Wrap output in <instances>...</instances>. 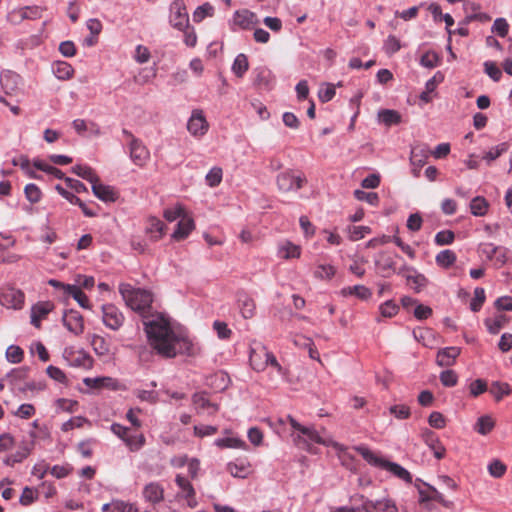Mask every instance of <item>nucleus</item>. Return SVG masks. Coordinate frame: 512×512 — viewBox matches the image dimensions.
<instances>
[{"instance_id": "nucleus-1", "label": "nucleus", "mask_w": 512, "mask_h": 512, "mask_svg": "<svg viewBox=\"0 0 512 512\" xmlns=\"http://www.w3.org/2000/svg\"><path fill=\"white\" fill-rule=\"evenodd\" d=\"M143 324L150 346L164 358L195 356L200 352L198 344L190 339L186 330L162 314L144 316Z\"/></svg>"}, {"instance_id": "nucleus-28", "label": "nucleus", "mask_w": 512, "mask_h": 512, "mask_svg": "<svg viewBox=\"0 0 512 512\" xmlns=\"http://www.w3.org/2000/svg\"><path fill=\"white\" fill-rule=\"evenodd\" d=\"M165 224L156 217H149L147 220L146 233L154 241L159 240L164 235Z\"/></svg>"}, {"instance_id": "nucleus-43", "label": "nucleus", "mask_w": 512, "mask_h": 512, "mask_svg": "<svg viewBox=\"0 0 512 512\" xmlns=\"http://www.w3.org/2000/svg\"><path fill=\"white\" fill-rule=\"evenodd\" d=\"M72 172L91 184L98 180L95 171L87 165L77 164L72 168Z\"/></svg>"}, {"instance_id": "nucleus-19", "label": "nucleus", "mask_w": 512, "mask_h": 512, "mask_svg": "<svg viewBox=\"0 0 512 512\" xmlns=\"http://www.w3.org/2000/svg\"><path fill=\"white\" fill-rule=\"evenodd\" d=\"M142 495L151 504L160 503L164 499V487L158 482H150L144 486Z\"/></svg>"}, {"instance_id": "nucleus-13", "label": "nucleus", "mask_w": 512, "mask_h": 512, "mask_svg": "<svg viewBox=\"0 0 512 512\" xmlns=\"http://www.w3.org/2000/svg\"><path fill=\"white\" fill-rule=\"evenodd\" d=\"M259 24L255 13L247 9L237 10L233 14L232 25L243 30L254 28Z\"/></svg>"}, {"instance_id": "nucleus-32", "label": "nucleus", "mask_w": 512, "mask_h": 512, "mask_svg": "<svg viewBox=\"0 0 512 512\" xmlns=\"http://www.w3.org/2000/svg\"><path fill=\"white\" fill-rule=\"evenodd\" d=\"M0 297L5 304H9L15 309H20L24 303V294L20 290L10 289Z\"/></svg>"}, {"instance_id": "nucleus-50", "label": "nucleus", "mask_w": 512, "mask_h": 512, "mask_svg": "<svg viewBox=\"0 0 512 512\" xmlns=\"http://www.w3.org/2000/svg\"><path fill=\"white\" fill-rule=\"evenodd\" d=\"M336 273V268L330 264L317 265L314 276L322 280H330Z\"/></svg>"}, {"instance_id": "nucleus-42", "label": "nucleus", "mask_w": 512, "mask_h": 512, "mask_svg": "<svg viewBox=\"0 0 512 512\" xmlns=\"http://www.w3.org/2000/svg\"><path fill=\"white\" fill-rule=\"evenodd\" d=\"M489 391L496 401H500L503 397L512 393L510 385L506 382L500 381L492 382Z\"/></svg>"}, {"instance_id": "nucleus-44", "label": "nucleus", "mask_w": 512, "mask_h": 512, "mask_svg": "<svg viewBox=\"0 0 512 512\" xmlns=\"http://www.w3.org/2000/svg\"><path fill=\"white\" fill-rule=\"evenodd\" d=\"M378 117L380 122L386 126L396 125L401 122V115L395 110L383 109L379 111Z\"/></svg>"}, {"instance_id": "nucleus-33", "label": "nucleus", "mask_w": 512, "mask_h": 512, "mask_svg": "<svg viewBox=\"0 0 512 512\" xmlns=\"http://www.w3.org/2000/svg\"><path fill=\"white\" fill-rule=\"evenodd\" d=\"M30 451L31 450L29 445L27 443H23L18 447V449L14 453L7 455L4 458L3 462L5 465L13 466L14 464L20 463L25 458H27L28 455L30 454Z\"/></svg>"}, {"instance_id": "nucleus-59", "label": "nucleus", "mask_w": 512, "mask_h": 512, "mask_svg": "<svg viewBox=\"0 0 512 512\" xmlns=\"http://www.w3.org/2000/svg\"><path fill=\"white\" fill-rule=\"evenodd\" d=\"M24 193L27 200L31 203H37L42 197V192L39 187L33 183L27 184L24 188Z\"/></svg>"}, {"instance_id": "nucleus-34", "label": "nucleus", "mask_w": 512, "mask_h": 512, "mask_svg": "<svg viewBox=\"0 0 512 512\" xmlns=\"http://www.w3.org/2000/svg\"><path fill=\"white\" fill-rule=\"evenodd\" d=\"M266 354L267 349L265 347L251 351L250 364L254 370L263 371L266 369Z\"/></svg>"}, {"instance_id": "nucleus-18", "label": "nucleus", "mask_w": 512, "mask_h": 512, "mask_svg": "<svg viewBox=\"0 0 512 512\" xmlns=\"http://www.w3.org/2000/svg\"><path fill=\"white\" fill-rule=\"evenodd\" d=\"M303 435L307 436V438L317 444H321L328 447H333L337 451H344V446L342 444H339L338 442H335L331 438H324L322 437L319 432L314 429L313 427H305L302 432Z\"/></svg>"}, {"instance_id": "nucleus-15", "label": "nucleus", "mask_w": 512, "mask_h": 512, "mask_svg": "<svg viewBox=\"0 0 512 512\" xmlns=\"http://www.w3.org/2000/svg\"><path fill=\"white\" fill-rule=\"evenodd\" d=\"M63 325L73 334L80 335L84 331V320L76 310L66 311L62 317Z\"/></svg>"}, {"instance_id": "nucleus-64", "label": "nucleus", "mask_w": 512, "mask_h": 512, "mask_svg": "<svg viewBox=\"0 0 512 512\" xmlns=\"http://www.w3.org/2000/svg\"><path fill=\"white\" fill-rule=\"evenodd\" d=\"M6 358L10 363H20L23 359V350L16 345H10L6 350Z\"/></svg>"}, {"instance_id": "nucleus-31", "label": "nucleus", "mask_w": 512, "mask_h": 512, "mask_svg": "<svg viewBox=\"0 0 512 512\" xmlns=\"http://www.w3.org/2000/svg\"><path fill=\"white\" fill-rule=\"evenodd\" d=\"M375 264L383 273H390L395 270V261L393 256L388 252H380L375 258Z\"/></svg>"}, {"instance_id": "nucleus-62", "label": "nucleus", "mask_w": 512, "mask_h": 512, "mask_svg": "<svg viewBox=\"0 0 512 512\" xmlns=\"http://www.w3.org/2000/svg\"><path fill=\"white\" fill-rule=\"evenodd\" d=\"M508 149L507 145L505 143H501L493 148H491L489 151H487L483 155V159L486 160L488 163L491 161L496 160L498 157H500L504 152H506Z\"/></svg>"}, {"instance_id": "nucleus-47", "label": "nucleus", "mask_w": 512, "mask_h": 512, "mask_svg": "<svg viewBox=\"0 0 512 512\" xmlns=\"http://www.w3.org/2000/svg\"><path fill=\"white\" fill-rule=\"evenodd\" d=\"M125 445L131 452H137L142 449V447L146 443L145 436L143 434H129L127 439H125Z\"/></svg>"}, {"instance_id": "nucleus-57", "label": "nucleus", "mask_w": 512, "mask_h": 512, "mask_svg": "<svg viewBox=\"0 0 512 512\" xmlns=\"http://www.w3.org/2000/svg\"><path fill=\"white\" fill-rule=\"evenodd\" d=\"M336 94L335 86L330 83H324L320 86L318 97L321 102H329L331 101Z\"/></svg>"}, {"instance_id": "nucleus-10", "label": "nucleus", "mask_w": 512, "mask_h": 512, "mask_svg": "<svg viewBox=\"0 0 512 512\" xmlns=\"http://www.w3.org/2000/svg\"><path fill=\"white\" fill-rule=\"evenodd\" d=\"M430 150L426 145H417L411 148L410 164L414 177H419L422 167L425 165L429 157Z\"/></svg>"}, {"instance_id": "nucleus-51", "label": "nucleus", "mask_w": 512, "mask_h": 512, "mask_svg": "<svg viewBox=\"0 0 512 512\" xmlns=\"http://www.w3.org/2000/svg\"><path fill=\"white\" fill-rule=\"evenodd\" d=\"M495 423L489 415L478 418L475 429L481 435L488 434L494 427Z\"/></svg>"}, {"instance_id": "nucleus-45", "label": "nucleus", "mask_w": 512, "mask_h": 512, "mask_svg": "<svg viewBox=\"0 0 512 512\" xmlns=\"http://www.w3.org/2000/svg\"><path fill=\"white\" fill-rule=\"evenodd\" d=\"M249 68L247 56L245 54H238L232 64V71L237 77H243Z\"/></svg>"}, {"instance_id": "nucleus-5", "label": "nucleus", "mask_w": 512, "mask_h": 512, "mask_svg": "<svg viewBox=\"0 0 512 512\" xmlns=\"http://www.w3.org/2000/svg\"><path fill=\"white\" fill-rule=\"evenodd\" d=\"M169 23L179 31L189 27V15L183 0H175L170 4Z\"/></svg>"}, {"instance_id": "nucleus-58", "label": "nucleus", "mask_w": 512, "mask_h": 512, "mask_svg": "<svg viewBox=\"0 0 512 512\" xmlns=\"http://www.w3.org/2000/svg\"><path fill=\"white\" fill-rule=\"evenodd\" d=\"M35 412L36 409L32 404L25 403L20 405L16 410H13L11 413L20 419H29L34 416Z\"/></svg>"}, {"instance_id": "nucleus-55", "label": "nucleus", "mask_w": 512, "mask_h": 512, "mask_svg": "<svg viewBox=\"0 0 512 512\" xmlns=\"http://www.w3.org/2000/svg\"><path fill=\"white\" fill-rule=\"evenodd\" d=\"M185 215H186L185 209L180 204H177L173 207L165 209L164 213H163L164 218L169 222H173L178 218L181 219Z\"/></svg>"}, {"instance_id": "nucleus-36", "label": "nucleus", "mask_w": 512, "mask_h": 512, "mask_svg": "<svg viewBox=\"0 0 512 512\" xmlns=\"http://www.w3.org/2000/svg\"><path fill=\"white\" fill-rule=\"evenodd\" d=\"M456 260H457L456 253L450 249H445V250L440 251L435 257L436 264L439 267L444 268V269H448L451 266H453L455 264Z\"/></svg>"}, {"instance_id": "nucleus-16", "label": "nucleus", "mask_w": 512, "mask_h": 512, "mask_svg": "<svg viewBox=\"0 0 512 512\" xmlns=\"http://www.w3.org/2000/svg\"><path fill=\"white\" fill-rule=\"evenodd\" d=\"M421 438L425 444L433 451L437 459H442L445 455V448L441 444L438 436L430 429L424 428L421 431Z\"/></svg>"}, {"instance_id": "nucleus-17", "label": "nucleus", "mask_w": 512, "mask_h": 512, "mask_svg": "<svg viewBox=\"0 0 512 512\" xmlns=\"http://www.w3.org/2000/svg\"><path fill=\"white\" fill-rule=\"evenodd\" d=\"M301 256V247L289 240H283L277 245V257L283 260L298 259Z\"/></svg>"}, {"instance_id": "nucleus-12", "label": "nucleus", "mask_w": 512, "mask_h": 512, "mask_svg": "<svg viewBox=\"0 0 512 512\" xmlns=\"http://www.w3.org/2000/svg\"><path fill=\"white\" fill-rule=\"evenodd\" d=\"M43 8L40 6H26L15 9L8 14V20L14 24H18L23 20H35L42 16Z\"/></svg>"}, {"instance_id": "nucleus-48", "label": "nucleus", "mask_w": 512, "mask_h": 512, "mask_svg": "<svg viewBox=\"0 0 512 512\" xmlns=\"http://www.w3.org/2000/svg\"><path fill=\"white\" fill-rule=\"evenodd\" d=\"M33 166L38 169V170H41L43 172H46L47 174H50L52 175L53 177L57 178V179H63L64 178V173L52 166V165H49L47 164L46 162H44L43 160H40V159H36L33 161Z\"/></svg>"}, {"instance_id": "nucleus-46", "label": "nucleus", "mask_w": 512, "mask_h": 512, "mask_svg": "<svg viewBox=\"0 0 512 512\" xmlns=\"http://www.w3.org/2000/svg\"><path fill=\"white\" fill-rule=\"evenodd\" d=\"M91 345L95 353L99 356H106L110 353V345L102 336L94 335L91 340Z\"/></svg>"}, {"instance_id": "nucleus-6", "label": "nucleus", "mask_w": 512, "mask_h": 512, "mask_svg": "<svg viewBox=\"0 0 512 512\" xmlns=\"http://www.w3.org/2000/svg\"><path fill=\"white\" fill-rule=\"evenodd\" d=\"M187 130L194 138H202L209 130V123L201 109H194L187 121Z\"/></svg>"}, {"instance_id": "nucleus-60", "label": "nucleus", "mask_w": 512, "mask_h": 512, "mask_svg": "<svg viewBox=\"0 0 512 512\" xmlns=\"http://www.w3.org/2000/svg\"><path fill=\"white\" fill-rule=\"evenodd\" d=\"M455 234L451 230H442L435 235V244L438 246L450 245L454 242Z\"/></svg>"}, {"instance_id": "nucleus-40", "label": "nucleus", "mask_w": 512, "mask_h": 512, "mask_svg": "<svg viewBox=\"0 0 512 512\" xmlns=\"http://www.w3.org/2000/svg\"><path fill=\"white\" fill-rule=\"evenodd\" d=\"M68 288L69 292L66 296H71L83 309H91V304L88 297L78 286L72 285V287Z\"/></svg>"}, {"instance_id": "nucleus-52", "label": "nucleus", "mask_w": 512, "mask_h": 512, "mask_svg": "<svg viewBox=\"0 0 512 512\" xmlns=\"http://www.w3.org/2000/svg\"><path fill=\"white\" fill-rule=\"evenodd\" d=\"M222 177H223L222 169L220 167H213L206 174L205 181L209 187H216L221 183Z\"/></svg>"}, {"instance_id": "nucleus-25", "label": "nucleus", "mask_w": 512, "mask_h": 512, "mask_svg": "<svg viewBox=\"0 0 512 512\" xmlns=\"http://www.w3.org/2000/svg\"><path fill=\"white\" fill-rule=\"evenodd\" d=\"M20 76L12 71L2 72L0 83L6 94H13L19 87Z\"/></svg>"}, {"instance_id": "nucleus-2", "label": "nucleus", "mask_w": 512, "mask_h": 512, "mask_svg": "<svg viewBox=\"0 0 512 512\" xmlns=\"http://www.w3.org/2000/svg\"><path fill=\"white\" fill-rule=\"evenodd\" d=\"M354 450L357 451L363 459L370 465L389 471L399 479L405 482H412V476L408 470L401 465L391 462L383 458L379 453H375L365 445L355 446Z\"/></svg>"}, {"instance_id": "nucleus-24", "label": "nucleus", "mask_w": 512, "mask_h": 512, "mask_svg": "<svg viewBox=\"0 0 512 512\" xmlns=\"http://www.w3.org/2000/svg\"><path fill=\"white\" fill-rule=\"evenodd\" d=\"M237 303L242 316L245 319H250L255 315L256 305L254 299L245 292H239L237 296Z\"/></svg>"}, {"instance_id": "nucleus-3", "label": "nucleus", "mask_w": 512, "mask_h": 512, "mask_svg": "<svg viewBox=\"0 0 512 512\" xmlns=\"http://www.w3.org/2000/svg\"><path fill=\"white\" fill-rule=\"evenodd\" d=\"M119 292L126 305L141 314H144L151 307L153 302V295L150 291L135 288L127 283H121L119 285Z\"/></svg>"}, {"instance_id": "nucleus-56", "label": "nucleus", "mask_w": 512, "mask_h": 512, "mask_svg": "<svg viewBox=\"0 0 512 512\" xmlns=\"http://www.w3.org/2000/svg\"><path fill=\"white\" fill-rule=\"evenodd\" d=\"M214 13V8L209 3H204L203 5L196 8L193 13V20L195 22H201L206 17L212 16Z\"/></svg>"}, {"instance_id": "nucleus-26", "label": "nucleus", "mask_w": 512, "mask_h": 512, "mask_svg": "<svg viewBox=\"0 0 512 512\" xmlns=\"http://www.w3.org/2000/svg\"><path fill=\"white\" fill-rule=\"evenodd\" d=\"M15 240L10 235L0 234V263H13L18 260L14 254H6V251L13 247Z\"/></svg>"}, {"instance_id": "nucleus-11", "label": "nucleus", "mask_w": 512, "mask_h": 512, "mask_svg": "<svg viewBox=\"0 0 512 512\" xmlns=\"http://www.w3.org/2000/svg\"><path fill=\"white\" fill-rule=\"evenodd\" d=\"M129 152L132 162L139 167H143L150 158V152L142 141L132 136L129 144Z\"/></svg>"}, {"instance_id": "nucleus-7", "label": "nucleus", "mask_w": 512, "mask_h": 512, "mask_svg": "<svg viewBox=\"0 0 512 512\" xmlns=\"http://www.w3.org/2000/svg\"><path fill=\"white\" fill-rule=\"evenodd\" d=\"M124 320L125 317L117 306L111 303L102 305V322L107 328L117 331L122 327Z\"/></svg>"}, {"instance_id": "nucleus-37", "label": "nucleus", "mask_w": 512, "mask_h": 512, "mask_svg": "<svg viewBox=\"0 0 512 512\" xmlns=\"http://www.w3.org/2000/svg\"><path fill=\"white\" fill-rule=\"evenodd\" d=\"M54 75L60 80H68L73 76V67L65 61H57L52 65Z\"/></svg>"}, {"instance_id": "nucleus-23", "label": "nucleus", "mask_w": 512, "mask_h": 512, "mask_svg": "<svg viewBox=\"0 0 512 512\" xmlns=\"http://www.w3.org/2000/svg\"><path fill=\"white\" fill-rule=\"evenodd\" d=\"M461 349L458 347H446L440 349L437 353L436 363L441 367L452 366L456 358L460 355Z\"/></svg>"}, {"instance_id": "nucleus-14", "label": "nucleus", "mask_w": 512, "mask_h": 512, "mask_svg": "<svg viewBox=\"0 0 512 512\" xmlns=\"http://www.w3.org/2000/svg\"><path fill=\"white\" fill-rule=\"evenodd\" d=\"M175 483L180 490V496L186 499L187 505L190 508H195L197 506V500L195 497L196 493L188 478L181 474H177L175 477Z\"/></svg>"}, {"instance_id": "nucleus-8", "label": "nucleus", "mask_w": 512, "mask_h": 512, "mask_svg": "<svg viewBox=\"0 0 512 512\" xmlns=\"http://www.w3.org/2000/svg\"><path fill=\"white\" fill-rule=\"evenodd\" d=\"M306 179L301 174H294L291 171H284L277 176V186L283 192L300 189Z\"/></svg>"}, {"instance_id": "nucleus-61", "label": "nucleus", "mask_w": 512, "mask_h": 512, "mask_svg": "<svg viewBox=\"0 0 512 512\" xmlns=\"http://www.w3.org/2000/svg\"><path fill=\"white\" fill-rule=\"evenodd\" d=\"M439 56L434 51H427L421 56L420 64L426 68H434L439 64Z\"/></svg>"}, {"instance_id": "nucleus-35", "label": "nucleus", "mask_w": 512, "mask_h": 512, "mask_svg": "<svg viewBox=\"0 0 512 512\" xmlns=\"http://www.w3.org/2000/svg\"><path fill=\"white\" fill-rule=\"evenodd\" d=\"M102 512H138L135 505L121 500H115L102 506Z\"/></svg>"}, {"instance_id": "nucleus-63", "label": "nucleus", "mask_w": 512, "mask_h": 512, "mask_svg": "<svg viewBox=\"0 0 512 512\" xmlns=\"http://www.w3.org/2000/svg\"><path fill=\"white\" fill-rule=\"evenodd\" d=\"M399 307L391 300L380 305L379 312L382 317L391 318L398 313Z\"/></svg>"}, {"instance_id": "nucleus-4", "label": "nucleus", "mask_w": 512, "mask_h": 512, "mask_svg": "<svg viewBox=\"0 0 512 512\" xmlns=\"http://www.w3.org/2000/svg\"><path fill=\"white\" fill-rule=\"evenodd\" d=\"M478 253L486 258L497 268L504 266L510 259V251L503 246H495L492 243H481L478 246Z\"/></svg>"}, {"instance_id": "nucleus-20", "label": "nucleus", "mask_w": 512, "mask_h": 512, "mask_svg": "<svg viewBox=\"0 0 512 512\" xmlns=\"http://www.w3.org/2000/svg\"><path fill=\"white\" fill-rule=\"evenodd\" d=\"M92 192L103 202H115L118 198L115 189L112 186L100 183L99 179L92 183Z\"/></svg>"}, {"instance_id": "nucleus-22", "label": "nucleus", "mask_w": 512, "mask_h": 512, "mask_svg": "<svg viewBox=\"0 0 512 512\" xmlns=\"http://www.w3.org/2000/svg\"><path fill=\"white\" fill-rule=\"evenodd\" d=\"M405 278L407 280L408 285L417 293H419L423 288H425L428 284V279L421 273L417 272L412 267H405Z\"/></svg>"}, {"instance_id": "nucleus-54", "label": "nucleus", "mask_w": 512, "mask_h": 512, "mask_svg": "<svg viewBox=\"0 0 512 512\" xmlns=\"http://www.w3.org/2000/svg\"><path fill=\"white\" fill-rule=\"evenodd\" d=\"M354 196L357 200L365 201L372 206H377L379 204V196L375 192H365L357 189L354 191Z\"/></svg>"}, {"instance_id": "nucleus-41", "label": "nucleus", "mask_w": 512, "mask_h": 512, "mask_svg": "<svg viewBox=\"0 0 512 512\" xmlns=\"http://www.w3.org/2000/svg\"><path fill=\"white\" fill-rule=\"evenodd\" d=\"M508 319L505 315L499 314L485 320V326L491 334H497L507 323Z\"/></svg>"}, {"instance_id": "nucleus-38", "label": "nucleus", "mask_w": 512, "mask_h": 512, "mask_svg": "<svg viewBox=\"0 0 512 512\" xmlns=\"http://www.w3.org/2000/svg\"><path fill=\"white\" fill-rule=\"evenodd\" d=\"M489 209L488 201L482 196L474 197L470 202V212L476 217L486 215Z\"/></svg>"}, {"instance_id": "nucleus-21", "label": "nucleus", "mask_w": 512, "mask_h": 512, "mask_svg": "<svg viewBox=\"0 0 512 512\" xmlns=\"http://www.w3.org/2000/svg\"><path fill=\"white\" fill-rule=\"evenodd\" d=\"M54 308V304L46 301L39 302L31 308V324L36 328L40 327L41 320L44 319Z\"/></svg>"}, {"instance_id": "nucleus-49", "label": "nucleus", "mask_w": 512, "mask_h": 512, "mask_svg": "<svg viewBox=\"0 0 512 512\" xmlns=\"http://www.w3.org/2000/svg\"><path fill=\"white\" fill-rule=\"evenodd\" d=\"M214 444L219 448H245V442L236 437L218 438L215 440Z\"/></svg>"}, {"instance_id": "nucleus-39", "label": "nucleus", "mask_w": 512, "mask_h": 512, "mask_svg": "<svg viewBox=\"0 0 512 512\" xmlns=\"http://www.w3.org/2000/svg\"><path fill=\"white\" fill-rule=\"evenodd\" d=\"M192 401L197 410H209V413H214L218 410L217 405L211 403L205 393H195Z\"/></svg>"}, {"instance_id": "nucleus-29", "label": "nucleus", "mask_w": 512, "mask_h": 512, "mask_svg": "<svg viewBox=\"0 0 512 512\" xmlns=\"http://www.w3.org/2000/svg\"><path fill=\"white\" fill-rule=\"evenodd\" d=\"M343 297L356 296L360 300H368L372 296L371 290L364 285L347 286L341 289Z\"/></svg>"}, {"instance_id": "nucleus-53", "label": "nucleus", "mask_w": 512, "mask_h": 512, "mask_svg": "<svg viewBox=\"0 0 512 512\" xmlns=\"http://www.w3.org/2000/svg\"><path fill=\"white\" fill-rule=\"evenodd\" d=\"M485 299H486L485 290L481 287H477L474 290V297L472 298V300L470 302V309L473 312H478L482 308V306L485 302Z\"/></svg>"}, {"instance_id": "nucleus-30", "label": "nucleus", "mask_w": 512, "mask_h": 512, "mask_svg": "<svg viewBox=\"0 0 512 512\" xmlns=\"http://www.w3.org/2000/svg\"><path fill=\"white\" fill-rule=\"evenodd\" d=\"M367 506L371 511V508L377 512H398V508L395 502L390 498H383L379 500H366Z\"/></svg>"}, {"instance_id": "nucleus-27", "label": "nucleus", "mask_w": 512, "mask_h": 512, "mask_svg": "<svg viewBox=\"0 0 512 512\" xmlns=\"http://www.w3.org/2000/svg\"><path fill=\"white\" fill-rule=\"evenodd\" d=\"M195 228L194 221L191 217L183 216L177 224V227L172 235L175 240H183Z\"/></svg>"}, {"instance_id": "nucleus-9", "label": "nucleus", "mask_w": 512, "mask_h": 512, "mask_svg": "<svg viewBox=\"0 0 512 512\" xmlns=\"http://www.w3.org/2000/svg\"><path fill=\"white\" fill-rule=\"evenodd\" d=\"M63 357L70 366L89 369L92 367V359L84 350H76L72 347L65 348Z\"/></svg>"}]
</instances>
